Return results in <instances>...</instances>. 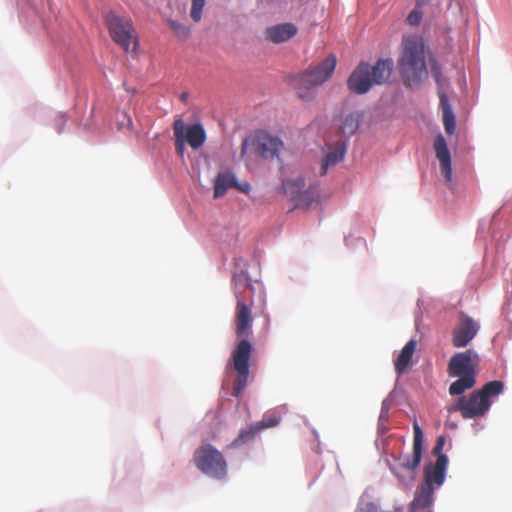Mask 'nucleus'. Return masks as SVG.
Masks as SVG:
<instances>
[{
    "label": "nucleus",
    "instance_id": "nucleus-3",
    "mask_svg": "<svg viewBox=\"0 0 512 512\" xmlns=\"http://www.w3.org/2000/svg\"><path fill=\"white\" fill-rule=\"evenodd\" d=\"M399 68L405 83L410 87L427 77L424 42L421 37L409 36L404 38Z\"/></svg>",
    "mask_w": 512,
    "mask_h": 512
},
{
    "label": "nucleus",
    "instance_id": "nucleus-33",
    "mask_svg": "<svg viewBox=\"0 0 512 512\" xmlns=\"http://www.w3.org/2000/svg\"><path fill=\"white\" fill-rule=\"evenodd\" d=\"M245 186H246L245 188H244V187H240L239 189H240L241 191L245 192V191H247V189H246V188H248V184H246Z\"/></svg>",
    "mask_w": 512,
    "mask_h": 512
},
{
    "label": "nucleus",
    "instance_id": "nucleus-25",
    "mask_svg": "<svg viewBox=\"0 0 512 512\" xmlns=\"http://www.w3.org/2000/svg\"><path fill=\"white\" fill-rule=\"evenodd\" d=\"M358 127H359L358 118L355 115L350 114L345 117L343 124L341 126V131L343 134L350 136L357 131Z\"/></svg>",
    "mask_w": 512,
    "mask_h": 512
},
{
    "label": "nucleus",
    "instance_id": "nucleus-22",
    "mask_svg": "<svg viewBox=\"0 0 512 512\" xmlns=\"http://www.w3.org/2000/svg\"><path fill=\"white\" fill-rule=\"evenodd\" d=\"M185 122L182 119H177L173 123V133L175 138V150L178 155L183 156L185 151Z\"/></svg>",
    "mask_w": 512,
    "mask_h": 512
},
{
    "label": "nucleus",
    "instance_id": "nucleus-1",
    "mask_svg": "<svg viewBox=\"0 0 512 512\" xmlns=\"http://www.w3.org/2000/svg\"><path fill=\"white\" fill-rule=\"evenodd\" d=\"M236 307L234 315L235 334L240 340L231 354V363L236 377L233 383L235 396H240L248 383L250 358L253 346L246 339L252 334L253 317L250 306L246 302V292L252 289L251 280L246 272H240L233 276Z\"/></svg>",
    "mask_w": 512,
    "mask_h": 512
},
{
    "label": "nucleus",
    "instance_id": "nucleus-16",
    "mask_svg": "<svg viewBox=\"0 0 512 512\" xmlns=\"http://www.w3.org/2000/svg\"><path fill=\"white\" fill-rule=\"evenodd\" d=\"M298 28L293 23H281L266 29V38L273 43H282L293 38Z\"/></svg>",
    "mask_w": 512,
    "mask_h": 512
},
{
    "label": "nucleus",
    "instance_id": "nucleus-20",
    "mask_svg": "<svg viewBox=\"0 0 512 512\" xmlns=\"http://www.w3.org/2000/svg\"><path fill=\"white\" fill-rule=\"evenodd\" d=\"M231 187H237L235 176L228 172L219 173L214 181V197H223Z\"/></svg>",
    "mask_w": 512,
    "mask_h": 512
},
{
    "label": "nucleus",
    "instance_id": "nucleus-24",
    "mask_svg": "<svg viewBox=\"0 0 512 512\" xmlns=\"http://www.w3.org/2000/svg\"><path fill=\"white\" fill-rule=\"evenodd\" d=\"M425 4L426 3H419V1H416V5H415L414 9L408 14V16L406 18V23L408 25L414 26V27L420 25L422 18H423L422 7Z\"/></svg>",
    "mask_w": 512,
    "mask_h": 512
},
{
    "label": "nucleus",
    "instance_id": "nucleus-34",
    "mask_svg": "<svg viewBox=\"0 0 512 512\" xmlns=\"http://www.w3.org/2000/svg\"><path fill=\"white\" fill-rule=\"evenodd\" d=\"M392 472H393L395 475H397V476H398V473L396 472V470H395V469H392Z\"/></svg>",
    "mask_w": 512,
    "mask_h": 512
},
{
    "label": "nucleus",
    "instance_id": "nucleus-27",
    "mask_svg": "<svg viewBox=\"0 0 512 512\" xmlns=\"http://www.w3.org/2000/svg\"><path fill=\"white\" fill-rule=\"evenodd\" d=\"M204 6L205 0H192L190 16L195 22L200 21Z\"/></svg>",
    "mask_w": 512,
    "mask_h": 512
},
{
    "label": "nucleus",
    "instance_id": "nucleus-19",
    "mask_svg": "<svg viewBox=\"0 0 512 512\" xmlns=\"http://www.w3.org/2000/svg\"><path fill=\"white\" fill-rule=\"evenodd\" d=\"M416 345L417 342L415 340L408 341L395 360V370L399 375L404 373L409 366L412 356L415 352Z\"/></svg>",
    "mask_w": 512,
    "mask_h": 512
},
{
    "label": "nucleus",
    "instance_id": "nucleus-9",
    "mask_svg": "<svg viewBox=\"0 0 512 512\" xmlns=\"http://www.w3.org/2000/svg\"><path fill=\"white\" fill-rule=\"evenodd\" d=\"M282 188L284 193L295 202L296 207L307 208L318 197V192L314 186L305 189L303 177L283 181Z\"/></svg>",
    "mask_w": 512,
    "mask_h": 512
},
{
    "label": "nucleus",
    "instance_id": "nucleus-10",
    "mask_svg": "<svg viewBox=\"0 0 512 512\" xmlns=\"http://www.w3.org/2000/svg\"><path fill=\"white\" fill-rule=\"evenodd\" d=\"M430 73L439 86L438 96L440 100V108L442 110L443 125L447 134H453L456 127L455 115L449 103L448 97L442 90V71L440 65L433 61L430 63Z\"/></svg>",
    "mask_w": 512,
    "mask_h": 512
},
{
    "label": "nucleus",
    "instance_id": "nucleus-17",
    "mask_svg": "<svg viewBox=\"0 0 512 512\" xmlns=\"http://www.w3.org/2000/svg\"><path fill=\"white\" fill-rule=\"evenodd\" d=\"M434 502V491L420 486L409 505L410 512H431Z\"/></svg>",
    "mask_w": 512,
    "mask_h": 512
},
{
    "label": "nucleus",
    "instance_id": "nucleus-32",
    "mask_svg": "<svg viewBox=\"0 0 512 512\" xmlns=\"http://www.w3.org/2000/svg\"><path fill=\"white\" fill-rule=\"evenodd\" d=\"M188 98H189V94H188V92H183V93H181V94H180V96H179V99H180L182 102H184V103H187Z\"/></svg>",
    "mask_w": 512,
    "mask_h": 512
},
{
    "label": "nucleus",
    "instance_id": "nucleus-2",
    "mask_svg": "<svg viewBox=\"0 0 512 512\" xmlns=\"http://www.w3.org/2000/svg\"><path fill=\"white\" fill-rule=\"evenodd\" d=\"M480 357L472 349L455 353L448 362L447 372L450 377H458L449 387L452 396H458L476 384V369Z\"/></svg>",
    "mask_w": 512,
    "mask_h": 512
},
{
    "label": "nucleus",
    "instance_id": "nucleus-28",
    "mask_svg": "<svg viewBox=\"0 0 512 512\" xmlns=\"http://www.w3.org/2000/svg\"><path fill=\"white\" fill-rule=\"evenodd\" d=\"M279 423V418L275 416L264 417L261 421L257 422L255 425L259 431H262L265 428L275 427Z\"/></svg>",
    "mask_w": 512,
    "mask_h": 512
},
{
    "label": "nucleus",
    "instance_id": "nucleus-8",
    "mask_svg": "<svg viewBox=\"0 0 512 512\" xmlns=\"http://www.w3.org/2000/svg\"><path fill=\"white\" fill-rule=\"evenodd\" d=\"M193 461L196 467L209 477L222 479L227 474L226 460L211 444H204L196 449Z\"/></svg>",
    "mask_w": 512,
    "mask_h": 512
},
{
    "label": "nucleus",
    "instance_id": "nucleus-31",
    "mask_svg": "<svg viewBox=\"0 0 512 512\" xmlns=\"http://www.w3.org/2000/svg\"><path fill=\"white\" fill-rule=\"evenodd\" d=\"M247 146H248V140L246 139L243 141L242 147H241V156L242 157L246 154Z\"/></svg>",
    "mask_w": 512,
    "mask_h": 512
},
{
    "label": "nucleus",
    "instance_id": "nucleus-11",
    "mask_svg": "<svg viewBox=\"0 0 512 512\" xmlns=\"http://www.w3.org/2000/svg\"><path fill=\"white\" fill-rule=\"evenodd\" d=\"M479 323L472 317L461 313L458 325L452 331V345L455 348L466 347L477 335Z\"/></svg>",
    "mask_w": 512,
    "mask_h": 512
},
{
    "label": "nucleus",
    "instance_id": "nucleus-5",
    "mask_svg": "<svg viewBox=\"0 0 512 512\" xmlns=\"http://www.w3.org/2000/svg\"><path fill=\"white\" fill-rule=\"evenodd\" d=\"M392 71L393 61L391 59L378 60L373 66L362 62L349 76L347 86L350 91L356 94H364L373 85L386 83Z\"/></svg>",
    "mask_w": 512,
    "mask_h": 512
},
{
    "label": "nucleus",
    "instance_id": "nucleus-12",
    "mask_svg": "<svg viewBox=\"0 0 512 512\" xmlns=\"http://www.w3.org/2000/svg\"><path fill=\"white\" fill-rule=\"evenodd\" d=\"M252 145L257 155L267 160L278 157L284 148L283 142L278 137L271 136L268 133H259L252 140Z\"/></svg>",
    "mask_w": 512,
    "mask_h": 512
},
{
    "label": "nucleus",
    "instance_id": "nucleus-21",
    "mask_svg": "<svg viewBox=\"0 0 512 512\" xmlns=\"http://www.w3.org/2000/svg\"><path fill=\"white\" fill-rule=\"evenodd\" d=\"M345 155V148L343 146H338L335 149L329 151L325 158L323 159L322 165H321V175H325L328 167L336 165L340 161L343 160Z\"/></svg>",
    "mask_w": 512,
    "mask_h": 512
},
{
    "label": "nucleus",
    "instance_id": "nucleus-13",
    "mask_svg": "<svg viewBox=\"0 0 512 512\" xmlns=\"http://www.w3.org/2000/svg\"><path fill=\"white\" fill-rule=\"evenodd\" d=\"M413 452L412 455H406L399 458V466L403 469L414 471L420 465L422 459L423 440L424 435L418 422L415 420L413 423Z\"/></svg>",
    "mask_w": 512,
    "mask_h": 512
},
{
    "label": "nucleus",
    "instance_id": "nucleus-6",
    "mask_svg": "<svg viewBox=\"0 0 512 512\" xmlns=\"http://www.w3.org/2000/svg\"><path fill=\"white\" fill-rule=\"evenodd\" d=\"M337 59L334 54L328 55L315 66H310L294 79V87L299 98L310 100L315 96V88L329 80L335 70Z\"/></svg>",
    "mask_w": 512,
    "mask_h": 512
},
{
    "label": "nucleus",
    "instance_id": "nucleus-26",
    "mask_svg": "<svg viewBox=\"0 0 512 512\" xmlns=\"http://www.w3.org/2000/svg\"><path fill=\"white\" fill-rule=\"evenodd\" d=\"M169 25H170L171 30L180 39H186L190 35V29L182 23H179L174 20H170Z\"/></svg>",
    "mask_w": 512,
    "mask_h": 512
},
{
    "label": "nucleus",
    "instance_id": "nucleus-30",
    "mask_svg": "<svg viewBox=\"0 0 512 512\" xmlns=\"http://www.w3.org/2000/svg\"><path fill=\"white\" fill-rule=\"evenodd\" d=\"M356 512H377V507L374 503L368 502L361 505Z\"/></svg>",
    "mask_w": 512,
    "mask_h": 512
},
{
    "label": "nucleus",
    "instance_id": "nucleus-14",
    "mask_svg": "<svg viewBox=\"0 0 512 512\" xmlns=\"http://www.w3.org/2000/svg\"><path fill=\"white\" fill-rule=\"evenodd\" d=\"M448 464L447 456H439L435 464H429L424 469V482L421 486L432 491L440 487L445 480V473Z\"/></svg>",
    "mask_w": 512,
    "mask_h": 512
},
{
    "label": "nucleus",
    "instance_id": "nucleus-18",
    "mask_svg": "<svg viewBox=\"0 0 512 512\" xmlns=\"http://www.w3.org/2000/svg\"><path fill=\"white\" fill-rule=\"evenodd\" d=\"M184 137L191 148L198 149L204 144L206 133L201 124H185Z\"/></svg>",
    "mask_w": 512,
    "mask_h": 512
},
{
    "label": "nucleus",
    "instance_id": "nucleus-4",
    "mask_svg": "<svg viewBox=\"0 0 512 512\" xmlns=\"http://www.w3.org/2000/svg\"><path fill=\"white\" fill-rule=\"evenodd\" d=\"M503 389L504 384L502 381H490L481 389L472 392L469 398L460 396L457 401L448 408V412H460L464 419L482 417L490 409V397L500 395Z\"/></svg>",
    "mask_w": 512,
    "mask_h": 512
},
{
    "label": "nucleus",
    "instance_id": "nucleus-15",
    "mask_svg": "<svg viewBox=\"0 0 512 512\" xmlns=\"http://www.w3.org/2000/svg\"><path fill=\"white\" fill-rule=\"evenodd\" d=\"M434 151L439 160L441 172L447 184L452 182L451 155L447 147L446 140L442 134L436 136L434 140Z\"/></svg>",
    "mask_w": 512,
    "mask_h": 512
},
{
    "label": "nucleus",
    "instance_id": "nucleus-23",
    "mask_svg": "<svg viewBox=\"0 0 512 512\" xmlns=\"http://www.w3.org/2000/svg\"><path fill=\"white\" fill-rule=\"evenodd\" d=\"M258 432H260V431L258 430V428L256 427L255 424L249 426L246 429H242L240 431L239 435L237 436V438H235L233 440V442L230 444V447L238 448V447L252 441Z\"/></svg>",
    "mask_w": 512,
    "mask_h": 512
},
{
    "label": "nucleus",
    "instance_id": "nucleus-7",
    "mask_svg": "<svg viewBox=\"0 0 512 512\" xmlns=\"http://www.w3.org/2000/svg\"><path fill=\"white\" fill-rule=\"evenodd\" d=\"M109 34L112 40L121 46L126 52L135 51L138 46V38L133 23L129 17H121L110 11L105 16Z\"/></svg>",
    "mask_w": 512,
    "mask_h": 512
},
{
    "label": "nucleus",
    "instance_id": "nucleus-29",
    "mask_svg": "<svg viewBox=\"0 0 512 512\" xmlns=\"http://www.w3.org/2000/svg\"><path fill=\"white\" fill-rule=\"evenodd\" d=\"M445 442H446L445 436L440 435V436L437 437L436 444H435V446H434V448L432 450V453L437 458H439V456H445L444 454H442V450L444 448Z\"/></svg>",
    "mask_w": 512,
    "mask_h": 512
}]
</instances>
